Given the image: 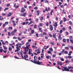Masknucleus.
I'll list each match as a JSON object with an SVG mask.
<instances>
[{"instance_id":"7ed1b4c3","label":"nucleus","mask_w":73,"mask_h":73,"mask_svg":"<svg viewBox=\"0 0 73 73\" xmlns=\"http://www.w3.org/2000/svg\"><path fill=\"white\" fill-rule=\"evenodd\" d=\"M62 68H63L64 69V70H65V71H69L71 72H73V70H72V69H71L70 70H69V68H68L67 67H62Z\"/></svg>"},{"instance_id":"1a4fd4ad","label":"nucleus","mask_w":73,"mask_h":73,"mask_svg":"<svg viewBox=\"0 0 73 73\" xmlns=\"http://www.w3.org/2000/svg\"><path fill=\"white\" fill-rule=\"evenodd\" d=\"M53 26L54 27L56 28L58 26L57 23L56 22L55 23H54V24L53 25Z\"/></svg>"},{"instance_id":"4be33fe9","label":"nucleus","mask_w":73,"mask_h":73,"mask_svg":"<svg viewBox=\"0 0 73 73\" xmlns=\"http://www.w3.org/2000/svg\"><path fill=\"white\" fill-rule=\"evenodd\" d=\"M47 15H48L47 18H50V14L49 13H48L47 14Z\"/></svg>"},{"instance_id":"de8ad7c7","label":"nucleus","mask_w":73,"mask_h":73,"mask_svg":"<svg viewBox=\"0 0 73 73\" xmlns=\"http://www.w3.org/2000/svg\"><path fill=\"white\" fill-rule=\"evenodd\" d=\"M63 32V30H60V34H61Z\"/></svg>"},{"instance_id":"6e6d98bb","label":"nucleus","mask_w":73,"mask_h":73,"mask_svg":"<svg viewBox=\"0 0 73 73\" xmlns=\"http://www.w3.org/2000/svg\"><path fill=\"white\" fill-rule=\"evenodd\" d=\"M7 55L8 56H9V51H8L7 52Z\"/></svg>"},{"instance_id":"5701e85b","label":"nucleus","mask_w":73,"mask_h":73,"mask_svg":"<svg viewBox=\"0 0 73 73\" xmlns=\"http://www.w3.org/2000/svg\"><path fill=\"white\" fill-rule=\"evenodd\" d=\"M35 33V31L34 29H33L31 31V33L32 34H34Z\"/></svg>"},{"instance_id":"7c9ffc66","label":"nucleus","mask_w":73,"mask_h":73,"mask_svg":"<svg viewBox=\"0 0 73 73\" xmlns=\"http://www.w3.org/2000/svg\"><path fill=\"white\" fill-rule=\"evenodd\" d=\"M62 13H63L64 14H66V12H65L64 11V10H63V11L62 12Z\"/></svg>"},{"instance_id":"4d7b16f0","label":"nucleus","mask_w":73,"mask_h":73,"mask_svg":"<svg viewBox=\"0 0 73 73\" xmlns=\"http://www.w3.org/2000/svg\"><path fill=\"white\" fill-rule=\"evenodd\" d=\"M48 54H50L51 53V52L50 51H48Z\"/></svg>"},{"instance_id":"39448f33","label":"nucleus","mask_w":73,"mask_h":73,"mask_svg":"<svg viewBox=\"0 0 73 73\" xmlns=\"http://www.w3.org/2000/svg\"><path fill=\"white\" fill-rule=\"evenodd\" d=\"M28 56L27 54L25 55V56H24V59L25 60H26L29 61V60H28V59H26V58H28Z\"/></svg>"},{"instance_id":"20e7f679","label":"nucleus","mask_w":73,"mask_h":73,"mask_svg":"<svg viewBox=\"0 0 73 73\" xmlns=\"http://www.w3.org/2000/svg\"><path fill=\"white\" fill-rule=\"evenodd\" d=\"M49 29L50 31H52L53 30V25H49Z\"/></svg>"},{"instance_id":"393cba45","label":"nucleus","mask_w":73,"mask_h":73,"mask_svg":"<svg viewBox=\"0 0 73 73\" xmlns=\"http://www.w3.org/2000/svg\"><path fill=\"white\" fill-rule=\"evenodd\" d=\"M17 38H18V40L19 41H21L22 40V38H21L20 37Z\"/></svg>"},{"instance_id":"e433bc0d","label":"nucleus","mask_w":73,"mask_h":73,"mask_svg":"<svg viewBox=\"0 0 73 73\" xmlns=\"http://www.w3.org/2000/svg\"><path fill=\"white\" fill-rule=\"evenodd\" d=\"M63 41L64 42H66V39L64 38H63Z\"/></svg>"},{"instance_id":"f257e3e1","label":"nucleus","mask_w":73,"mask_h":73,"mask_svg":"<svg viewBox=\"0 0 73 73\" xmlns=\"http://www.w3.org/2000/svg\"><path fill=\"white\" fill-rule=\"evenodd\" d=\"M34 60H33H33H30V61L34 63L35 64H37L38 65H42V62H39V60H38V61H37L36 60L38 59V57L36 56H35L34 58Z\"/></svg>"},{"instance_id":"774afa93","label":"nucleus","mask_w":73,"mask_h":73,"mask_svg":"<svg viewBox=\"0 0 73 73\" xmlns=\"http://www.w3.org/2000/svg\"><path fill=\"white\" fill-rule=\"evenodd\" d=\"M14 58H15L16 59H19V58L18 57H17V56H15Z\"/></svg>"},{"instance_id":"4c0bfd02","label":"nucleus","mask_w":73,"mask_h":73,"mask_svg":"<svg viewBox=\"0 0 73 73\" xmlns=\"http://www.w3.org/2000/svg\"><path fill=\"white\" fill-rule=\"evenodd\" d=\"M52 36H53V38H56V35L54 34L53 35H52Z\"/></svg>"},{"instance_id":"6ab92c4d","label":"nucleus","mask_w":73,"mask_h":73,"mask_svg":"<svg viewBox=\"0 0 73 73\" xmlns=\"http://www.w3.org/2000/svg\"><path fill=\"white\" fill-rule=\"evenodd\" d=\"M11 35H12V36L14 35L15 34V33L13 31H12L11 33Z\"/></svg>"},{"instance_id":"bf43d9fd","label":"nucleus","mask_w":73,"mask_h":73,"mask_svg":"<svg viewBox=\"0 0 73 73\" xmlns=\"http://www.w3.org/2000/svg\"><path fill=\"white\" fill-rule=\"evenodd\" d=\"M38 33H36V36L38 38L39 37L38 36Z\"/></svg>"},{"instance_id":"8fccbe9b","label":"nucleus","mask_w":73,"mask_h":73,"mask_svg":"<svg viewBox=\"0 0 73 73\" xmlns=\"http://www.w3.org/2000/svg\"><path fill=\"white\" fill-rule=\"evenodd\" d=\"M68 58H72V56H68Z\"/></svg>"},{"instance_id":"aec40b11","label":"nucleus","mask_w":73,"mask_h":73,"mask_svg":"<svg viewBox=\"0 0 73 73\" xmlns=\"http://www.w3.org/2000/svg\"><path fill=\"white\" fill-rule=\"evenodd\" d=\"M28 49L26 47H25V52H28Z\"/></svg>"},{"instance_id":"ddd939ff","label":"nucleus","mask_w":73,"mask_h":73,"mask_svg":"<svg viewBox=\"0 0 73 73\" xmlns=\"http://www.w3.org/2000/svg\"><path fill=\"white\" fill-rule=\"evenodd\" d=\"M45 10L47 12H48V11H50V8L48 7V9H47V7H46V9Z\"/></svg>"},{"instance_id":"c756f323","label":"nucleus","mask_w":73,"mask_h":73,"mask_svg":"<svg viewBox=\"0 0 73 73\" xmlns=\"http://www.w3.org/2000/svg\"><path fill=\"white\" fill-rule=\"evenodd\" d=\"M68 68H69L70 69L71 68V69L72 70V69H73V67L72 66H70V67H69L68 66Z\"/></svg>"},{"instance_id":"0eeeda50","label":"nucleus","mask_w":73,"mask_h":73,"mask_svg":"<svg viewBox=\"0 0 73 73\" xmlns=\"http://www.w3.org/2000/svg\"><path fill=\"white\" fill-rule=\"evenodd\" d=\"M57 65H60V66H61L63 65V63L62 62L58 61L57 62Z\"/></svg>"},{"instance_id":"37998d69","label":"nucleus","mask_w":73,"mask_h":73,"mask_svg":"<svg viewBox=\"0 0 73 73\" xmlns=\"http://www.w3.org/2000/svg\"><path fill=\"white\" fill-rule=\"evenodd\" d=\"M10 6V4H7L6 5V6L7 7H9V6Z\"/></svg>"},{"instance_id":"49530a36","label":"nucleus","mask_w":73,"mask_h":73,"mask_svg":"<svg viewBox=\"0 0 73 73\" xmlns=\"http://www.w3.org/2000/svg\"><path fill=\"white\" fill-rule=\"evenodd\" d=\"M3 49H0V52H3Z\"/></svg>"},{"instance_id":"b1692460","label":"nucleus","mask_w":73,"mask_h":73,"mask_svg":"<svg viewBox=\"0 0 73 73\" xmlns=\"http://www.w3.org/2000/svg\"><path fill=\"white\" fill-rule=\"evenodd\" d=\"M9 9V8L8 7L5 8L4 9V11H7Z\"/></svg>"},{"instance_id":"c03bdc74","label":"nucleus","mask_w":73,"mask_h":73,"mask_svg":"<svg viewBox=\"0 0 73 73\" xmlns=\"http://www.w3.org/2000/svg\"><path fill=\"white\" fill-rule=\"evenodd\" d=\"M24 15H23V16L24 17H25V15H27V13H23Z\"/></svg>"},{"instance_id":"cd10ccee","label":"nucleus","mask_w":73,"mask_h":73,"mask_svg":"<svg viewBox=\"0 0 73 73\" xmlns=\"http://www.w3.org/2000/svg\"><path fill=\"white\" fill-rule=\"evenodd\" d=\"M43 35H44L45 36H46L47 35L46 33L45 32H43Z\"/></svg>"},{"instance_id":"f8f14e48","label":"nucleus","mask_w":73,"mask_h":73,"mask_svg":"<svg viewBox=\"0 0 73 73\" xmlns=\"http://www.w3.org/2000/svg\"><path fill=\"white\" fill-rule=\"evenodd\" d=\"M29 55L31 54V56H33L34 55V54H33L31 52L30 50L29 51Z\"/></svg>"},{"instance_id":"72a5a7b5","label":"nucleus","mask_w":73,"mask_h":73,"mask_svg":"<svg viewBox=\"0 0 73 73\" xmlns=\"http://www.w3.org/2000/svg\"><path fill=\"white\" fill-rule=\"evenodd\" d=\"M37 28V25H34V29H36Z\"/></svg>"},{"instance_id":"6e6552de","label":"nucleus","mask_w":73,"mask_h":73,"mask_svg":"<svg viewBox=\"0 0 73 73\" xmlns=\"http://www.w3.org/2000/svg\"><path fill=\"white\" fill-rule=\"evenodd\" d=\"M25 11V8H23V7H22L21 8V13H23Z\"/></svg>"},{"instance_id":"680f3d73","label":"nucleus","mask_w":73,"mask_h":73,"mask_svg":"<svg viewBox=\"0 0 73 73\" xmlns=\"http://www.w3.org/2000/svg\"><path fill=\"white\" fill-rule=\"evenodd\" d=\"M19 7V5H17V6H15L14 7L15 8V9H17V8H18Z\"/></svg>"},{"instance_id":"2eb2a0df","label":"nucleus","mask_w":73,"mask_h":73,"mask_svg":"<svg viewBox=\"0 0 73 73\" xmlns=\"http://www.w3.org/2000/svg\"><path fill=\"white\" fill-rule=\"evenodd\" d=\"M12 14V13L11 12H9V14L7 15V17H9L11 16Z\"/></svg>"},{"instance_id":"13d9d810","label":"nucleus","mask_w":73,"mask_h":73,"mask_svg":"<svg viewBox=\"0 0 73 73\" xmlns=\"http://www.w3.org/2000/svg\"><path fill=\"white\" fill-rule=\"evenodd\" d=\"M17 31V30L16 29H14V31H13V32H14L15 33Z\"/></svg>"},{"instance_id":"a211bd4d","label":"nucleus","mask_w":73,"mask_h":73,"mask_svg":"<svg viewBox=\"0 0 73 73\" xmlns=\"http://www.w3.org/2000/svg\"><path fill=\"white\" fill-rule=\"evenodd\" d=\"M63 19L64 22H66V21H67V19H66L65 17H64Z\"/></svg>"},{"instance_id":"2f4dec72","label":"nucleus","mask_w":73,"mask_h":73,"mask_svg":"<svg viewBox=\"0 0 73 73\" xmlns=\"http://www.w3.org/2000/svg\"><path fill=\"white\" fill-rule=\"evenodd\" d=\"M32 48H34L35 49H37V47H36L35 46H32Z\"/></svg>"},{"instance_id":"a878e982","label":"nucleus","mask_w":73,"mask_h":73,"mask_svg":"<svg viewBox=\"0 0 73 73\" xmlns=\"http://www.w3.org/2000/svg\"><path fill=\"white\" fill-rule=\"evenodd\" d=\"M3 47L4 48V50H6V49L7 50V47H5L4 45H3Z\"/></svg>"},{"instance_id":"9b49d317","label":"nucleus","mask_w":73,"mask_h":73,"mask_svg":"<svg viewBox=\"0 0 73 73\" xmlns=\"http://www.w3.org/2000/svg\"><path fill=\"white\" fill-rule=\"evenodd\" d=\"M36 12L37 13V15L39 16L40 14V11L39 10H38L36 11Z\"/></svg>"},{"instance_id":"f704fd0d","label":"nucleus","mask_w":73,"mask_h":73,"mask_svg":"<svg viewBox=\"0 0 73 73\" xmlns=\"http://www.w3.org/2000/svg\"><path fill=\"white\" fill-rule=\"evenodd\" d=\"M43 19V17H40V20L41 21H42Z\"/></svg>"},{"instance_id":"4468645a","label":"nucleus","mask_w":73,"mask_h":73,"mask_svg":"<svg viewBox=\"0 0 73 73\" xmlns=\"http://www.w3.org/2000/svg\"><path fill=\"white\" fill-rule=\"evenodd\" d=\"M40 27H42V26H43V24H42V23H40L39 25H38V27H40Z\"/></svg>"},{"instance_id":"dca6fc26","label":"nucleus","mask_w":73,"mask_h":73,"mask_svg":"<svg viewBox=\"0 0 73 73\" xmlns=\"http://www.w3.org/2000/svg\"><path fill=\"white\" fill-rule=\"evenodd\" d=\"M61 35L60 34L59 35V36H58V38L60 40H62V38L61 37Z\"/></svg>"},{"instance_id":"864d4df0","label":"nucleus","mask_w":73,"mask_h":73,"mask_svg":"<svg viewBox=\"0 0 73 73\" xmlns=\"http://www.w3.org/2000/svg\"><path fill=\"white\" fill-rule=\"evenodd\" d=\"M8 36H11V34L10 32H9L8 33Z\"/></svg>"},{"instance_id":"09e8293b","label":"nucleus","mask_w":73,"mask_h":73,"mask_svg":"<svg viewBox=\"0 0 73 73\" xmlns=\"http://www.w3.org/2000/svg\"><path fill=\"white\" fill-rule=\"evenodd\" d=\"M62 23H63L62 20L60 21V24L61 25L62 24Z\"/></svg>"},{"instance_id":"e2e57ef3","label":"nucleus","mask_w":73,"mask_h":73,"mask_svg":"<svg viewBox=\"0 0 73 73\" xmlns=\"http://www.w3.org/2000/svg\"><path fill=\"white\" fill-rule=\"evenodd\" d=\"M67 42H68V43H69V39H66Z\"/></svg>"},{"instance_id":"58836bf2","label":"nucleus","mask_w":73,"mask_h":73,"mask_svg":"<svg viewBox=\"0 0 73 73\" xmlns=\"http://www.w3.org/2000/svg\"><path fill=\"white\" fill-rule=\"evenodd\" d=\"M8 49H9V51H12V48L9 47V48H8Z\"/></svg>"},{"instance_id":"412c9836","label":"nucleus","mask_w":73,"mask_h":73,"mask_svg":"<svg viewBox=\"0 0 73 73\" xmlns=\"http://www.w3.org/2000/svg\"><path fill=\"white\" fill-rule=\"evenodd\" d=\"M20 54H21V57H22V59H24V57H23V53L20 52Z\"/></svg>"},{"instance_id":"5fc2aeb1","label":"nucleus","mask_w":73,"mask_h":73,"mask_svg":"<svg viewBox=\"0 0 73 73\" xmlns=\"http://www.w3.org/2000/svg\"><path fill=\"white\" fill-rule=\"evenodd\" d=\"M34 9L35 10H37L38 9V7H35L34 8Z\"/></svg>"},{"instance_id":"f03ea898","label":"nucleus","mask_w":73,"mask_h":73,"mask_svg":"<svg viewBox=\"0 0 73 73\" xmlns=\"http://www.w3.org/2000/svg\"><path fill=\"white\" fill-rule=\"evenodd\" d=\"M16 48L17 50H15V52H17L19 51L20 49V48H21L22 46V44L21 43H18L17 44H16Z\"/></svg>"},{"instance_id":"c9c22d12","label":"nucleus","mask_w":73,"mask_h":73,"mask_svg":"<svg viewBox=\"0 0 73 73\" xmlns=\"http://www.w3.org/2000/svg\"><path fill=\"white\" fill-rule=\"evenodd\" d=\"M69 23L70 25H72V23L71 21H69Z\"/></svg>"},{"instance_id":"423d86ee","label":"nucleus","mask_w":73,"mask_h":73,"mask_svg":"<svg viewBox=\"0 0 73 73\" xmlns=\"http://www.w3.org/2000/svg\"><path fill=\"white\" fill-rule=\"evenodd\" d=\"M9 24V22H6L5 23V24H3V28H4L5 27V26H6V25H8Z\"/></svg>"},{"instance_id":"9d476101","label":"nucleus","mask_w":73,"mask_h":73,"mask_svg":"<svg viewBox=\"0 0 73 73\" xmlns=\"http://www.w3.org/2000/svg\"><path fill=\"white\" fill-rule=\"evenodd\" d=\"M11 22H12V23H13V26H14V27H15L16 25V24L15 23V21H14L11 20Z\"/></svg>"},{"instance_id":"a19ab883","label":"nucleus","mask_w":73,"mask_h":73,"mask_svg":"<svg viewBox=\"0 0 73 73\" xmlns=\"http://www.w3.org/2000/svg\"><path fill=\"white\" fill-rule=\"evenodd\" d=\"M64 53V54H68V52L67 51H65Z\"/></svg>"},{"instance_id":"0e129e2a","label":"nucleus","mask_w":73,"mask_h":73,"mask_svg":"<svg viewBox=\"0 0 73 73\" xmlns=\"http://www.w3.org/2000/svg\"><path fill=\"white\" fill-rule=\"evenodd\" d=\"M62 30H63V31H66V29L64 27L63 28H62Z\"/></svg>"},{"instance_id":"3c124183","label":"nucleus","mask_w":73,"mask_h":73,"mask_svg":"<svg viewBox=\"0 0 73 73\" xmlns=\"http://www.w3.org/2000/svg\"><path fill=\"white\" fill-rule=\"evenodd\" d=\"M72 36H70L69 37V39H72Z\"/></svg>"},{"instance_id":"bb28decb","label":"nucleus","mask_w":73,"mask_h":73,"mask_svg":"<svg viewBox=\"0 0 73 73\" xmlns=\"http://www.w3.org/2000/svg\"><path fill=\"white\" fill-rule=\"evenodd\" d=\"M49 50H50L51 52H53V49L52 48H49Z\"/></svg>"},{"instance_id":"338daca9","label":"nucleus","mask_w":73,"mask_h":73,"mask_svg":"<svg viewBox=\"0 0 73 73\" xmlns=\"http://www.w3.org/2000/svg\"><path fill=\"white\" fill-rule=\"evenodd\" d=\"M60 60H61L62 61H64V59L63 58H61L60 59Z\"/></svg>"},{"instance_id":"a18cd8bd","label":"nucleus","mask_w":73,"mask_h":73,"mask_svg":"<svg viewBox=\"0 0 73 73\" xmlns=\"http://www.w3.org/2000/svg\"><path fill=\"white\" fill-rule=\"evenodd\" d=\"M53 12V10H52L50 13V14L51 15H52V13Z\"/></svg>"},{"instance_id":"ea45409f","label":"nucleus","mask_w":73,"mask_h":73,"mask_svg":"<svg viewBox=\"0 0 73 73\" xmlns=\"http://www.w3.org/2000/svg\"><path fill=\"white\" fill-rule=\"evenodd\" d=\"M49 25V23L48 22H47L46 23V25L47 27H48Z\"/></svg>"},{"instance_id":"69168bd1","label":"nucleus","mask_w":73,"mask_h":73,"mask_svg":"<svg viewBox=\"0 0 73 73\" xmlns=\"http://www.w3.org/2000/svg\"><path fill=\"white\" fill-rule=\"evenodd\" d=\"M9 29H11V30H12V29H13V28H12V27H9Z\"/></svg>"},{"instance_id":"052dcab7","label":"nucleus","mask_w":73,"mask_h":73,"mask_svg":"<svg viewBox=\"0 0 73 73\" xmlns=\"http://www.w3.org/2000/svg\"><path fill=\"white\" fill-rule=\"evenodd\" d=\"M18 38H17V37H15V36H14V37H13V39H17Z\"/></svg>"},{"instance_id":"603ef678","label":"nucleus","mask_w":73,"mask_h":73,"mask_svg":"<svg viewBox=\"0 0 73 73\" xmlns=\"http://www.w3.org/2000/svg\"><path fill=\"white\" fill-rule=\"evenodd\" d=\"M25 24V22H23L21 24V25H24Z\"/></svg>"},{"instance_id":"79ce46f5","label":"nucleus","mask_w":73,"mask_h":73,"mask_svg":"<svg viewBox=\"0 0 73 73\" xmlns=\"http://www.w3.org/2000/svg\"><path fill=\"white\" fill-rule=\"evenodd\" d=\"M65 49H67L68 50H69V47H68V46L65 47Z\"/></svg>"},{"instance_id":"f3484780","label":"nucleus","mask_w":73,"mask_h":73,"mask_svg":"<svg viewBox=\"0 0 73 73\" xmlns=\"http://www.w3.org/2000/svg\"><path fill=\"white\" fill-rule=\"evenodd\" d=\"M39 30L40 32L42 33V28H39Z\"/></svg>"},{"instance_id":"473e14b6","label":"nucleus","mask_w":73,"mask_h":73,"mask_svg":"<svg viewBox=\"0 0 73 73\" xmlns=\"http://www.w3.org/2000/svg\"><path fill=\"white\" fill-rule=\"evenodd\" d=\"M50 44H52V45H54V42H50Z\"/></svg>"},{"instance_id":"c85d7f7f","label":"nucleus","mask_w":73,"mask_h":73,"mask_svg":"<svg viewBox=\"0 0 73 73\" xmlns=\"http://www.w3.org/2000/svg\"><path fill=\"white\" fill-rule=\"evenodd\" d=\"M70 42H71V43L73 44V40L72 39H70Z\"/></svg>"}]
</instances>
